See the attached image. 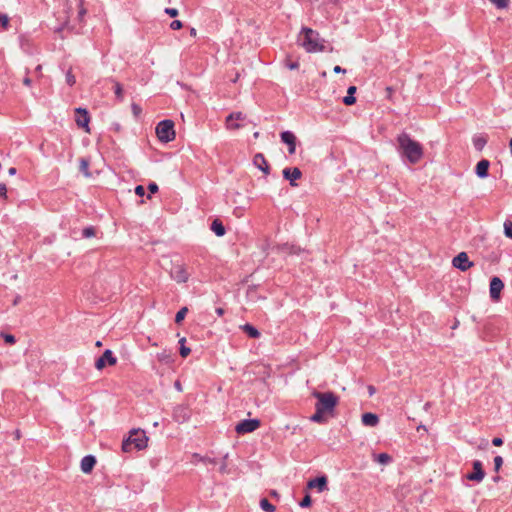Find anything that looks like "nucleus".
<instances>
[{
	"mask_svg": "<svg viewBox=\"0 0 512 512\" xmlns=\"http://www.w3.org/2000/svg\"><path fill=\"white\" fill-rule=\"evenodd\" d=\"M396 140L397 150L402 158L412 165L420 162L424 156V149L418 141L413 140L406 132L400 133Z\"/></svg>",
	"mask_w": 512,
	"mask_h": 512,
	"instance_id": "nucleus-1",
	"label": "nucleus"
},
{
	"mask_svg": "<svg viewBox=\"0 0 512 512\" xmlns=\"http://www.w3.org/2000/svg\"><path fill=\"white\" fill-rule=\"evenodd\" d=\"M312 396L317 399L315 408L320 409L326 414L333 415L336 406L339 403V398L333 392H319L313 391Z\"/></svg>",
	"mask_w": 512,
	"mask_h": 512,
	"instance_id": "nucleus-2",
	"label": "nucleus"
},
{
	"mask_svg": "<svg viewBox=\"0 0 512 512\" xmlns=\"http://www.w3.org/2000/svg\"><path fill=\"white\" fill-rule=\"evenodd\" d=\"M301 34L304 35L303 40L301 42V46L308 52H322L325 47L320 42L319 33L314 31L311 28L303 27L301 30Z\"/></svg>",
	"mask_w": 512,
	"mask_h": 512,
	"instance_id": "nucleus-3",
	"label": "nucleus"
},
{
	"mask_svg": "<svg viewBox=\"0 0 512 512\" xmlns=\"http://www.w3.org/2000/svg\"><path fill=\"white\" fill-rule=\"evenodd\" d=\"M147 443L148 437L146 436L145 431L132 429L129 437L124 439L122 442V450L123 452H130L132 450V446H134L136 450H142L147 447Z\"/></svg>",
	"mask_w": 512,
	"mask_h": 512,
	"instance_id": "nucleus-4",
	"label": "nucleus"
},
{
	"mask_svg": "<svg viewBox=\"0 0 512 512\" xmlns=\"http://www.w3.org/2000/svg\"><path fill=\"white\" fill-rule=\"evenodd\" d=\"M156 135L163 143H168L175 139L174 122L170 119L160 121L156 126Z\"/></svg>",
	"mask_w": 512,
	"mask_h": 512,
	"instance_id": "nucleus-5",
	"label": "nucleus"
},
{
	"mask_svg": "<svg viewBox=\"0 0 512 512\" xmlns=\"http://www.w3.org/2000/svg\"><path fill=\"white\" fill-rule=\"evenodd\" d=\"M170 277L177 283H186L189 280L190 274L187 272L185 265L174 264L170 271Z\"/></svg>",
	"mask_w": 512,
	"mask_h": 512,
	"instance_id": "nucleus-6",
	"label": "nucleus"
},
{
	"mask_svg": "<svg viewBox=\"0 0 512 512\" xmlns=\"http://www.w3.org/2000/svg\"><path fill=\"white\" fill-rule=\"evenodd\" d=\"M260 424L261 423L259 419H245L236 425L235 431L238 434L251 433L258 429L260 427Z\"/></svg>",
	"mask_w": 512,
	"mask_h": 512,
	"instance_id": "nucleus-7",
	"label": "nucleus"
},
{
	"mask_svg": "<svg viewBox=\"0 0 512 512\" xmlns=\"http://www.w3.org/2000/svg\"><path fill=\"white\" fill-rule=\"evenodd\" d=\"M452 265L459 269L462 272L467 271L471 267L474 266V263L469 260L466 252H460L457 256H455L452 260Z\"/></svg>",
	"mask_w": 512,
	"mask_h": 512,
	"instance_id": "nucleus-8",
	"label": "nucleus"
},
{
	"mask_svg": "<svg viewBox=\"0 0 512 512\" xmlns=\"http://www.w3.org/2000/svg\"><path fill=\"white\" fill-rule=\"evenodd\" d=\"M117 362L116 357H114L113 352L110 349H106L103 354L95 361V367L98 370H102L106 364L115 365Z\"/></svg>",
	"mask_w": 512,
	"mask_h": 512,
	"instance_id": "nucleus-9",
	"label": "nucleus"
},
{
	"mask_svg": "<svg viewBox=\"0 0 512 512\" xmlns=\"http://www.w3.org/2000/svg\"><path fill=\"white\" fill-rule=\"evenodd\" d=\"M173 419L178 423H185L190 419L191 412L187 406L178 405L173 410Z\"/></svg>",
	"mask_w": 512,
	"mask_h": 512,
	"instance_id": "nucleus-10",
	"label": "nucleus"
},
{
	"mask_svg": "<svg viewBox=\"0 0 512 512\" xmlns=\"http://www.w3.org/2000/svg\"><path fill=\"white\" fill-rule=\"evenodd\" d=\"M75 112L77 125L81 128H84L86 132H89L90 117L88 111L84 108L79 107L75 109Z\"/></svg>",
	"mask_w": 512,
	"mask_h": 512,
	"instance_id": "nucleus-11",
	"label": "nucleus"
},
{
	"mask_svg": "<svg viewBox=\"0 0 512 512\" xmlns=\"http://www.w3.org/2000/svg\"><path fill=\"white\" fill-rule=\"evenodd\" d=\"M485 477L482 462L475 460L473 462V472L466 475V478L470 481L481 482Z\"/></svg>",
	"mask_w": 512,
	"mask_h": 512,
	"instance_id": "nucleus-12",
	"label": "nucleus"
},
{
	"mask_svg": "<svg viewBox=\"0 0 512 512\" xmlns=\"http://www.w3.org/2000/svg\"><path fill=\"white\" fill-rule=\"evenodd\" d=\"M504 288V283L499 277H493L490 281V297L492 300L497 301L500 299V293Z\"/></svg>",
	"mask_w": 512,
	"mask_h": 512,
	"instance_id": "nucleus-13",
	"label": "nucleus"
},
{
	"mask_svg": "<svg viewBox=\"0 0 512 512\" xmlns=\"http://www.w3.org/2000/svg\"><path fill=\"white\" fill-rule=\"evenodd\" d=\"M282 174H283L284 179L288 180L292 187H296L297 186L295 181L297 179H300L301 176H302L301 170L299 168H297V167L285 168L282 171Z\"/></svg>",
	"mask_w": 512,
	"mask_h": 512,
	"instance_id": "nucleus-14",
	"label": "nucleus"
},
{
	"mask_svg": "<svg viewBox=\"0 0 512 512\" xmlns=\"http://www.w3.org/2000/svg\"><path fill=\"white\" fill-rule=\"evenodd\" d=\"M282 142L288 145L289 154H294L296 151V136L291 131H284L280 135Z\"/></svg>",
	"mask_w": 512,
	"mask_h": 512,
	"instance_id": "nucleus-15",
	"label": "nucleus"
},
{
	"mask_svg": "<svg viewBox=\"0 0 512 512\" xmlns=\"http://www.w3.org/2000/svg\"><path fill=\"white\" fill-rule=\"evenodd\" d=\"M245 115L242 112H232L226 118V128L228 130H238L241 128L240 124H232V121L244 120Z\"/></svg>",
	"mask_w": 512,
	"mask_h": 512,
	"instance_id": "nucleus-16",
	"label": "nucleus"
},
{
	"mask_svg": "<svg viewBox=\"0 0 512 512\" xmlns=\"http://www.w3.org/2000/svg\"><path fill=\"white\" fill-rule=\"evenodd\" d=\"M253 164L264 174L268 175L270 173V166L262 153L255 154Z\"/></svg>",
	"mask_w": 512,
	"mask_h": 512,
	"instance_id": "nucleus-17",
	"label": "nucleus"
},
{
	"mask_svg": "<svg viewBox=\"0 0 512 512\" xmlns=\"http://www.w3.org/2000/svg\"><path fill=\"white\" fill-rule=\"evenodd\" d=\"M307 487L309 489L317 488L319 492H323L327 489V477L319 476L308 481Z\"/></svg>",
	"mask_w": 512,
	"mask_h": 512,
	"instance_id": "nucleus-18",
	"label": "nucleus"
},
{
	"mask_svg": "<svg viewBox=\"0 0 512 512\" xmlns=\"http://www.w3.org/2000/svg\"><path fill=\"white\" fill-rule=\"evenodd\" d=\"M95 464L96 458L93 455H87L82 458L80 467L83 473L88 474L93 470Z\"/></svg>",
	"mask_w": 512,
	"mask_h": 512,
	"instance_id": "nucleus-19",
	"label": "nucleus"
},
{
	"mask_svg": "<svg viewBox=\"0 0 512 512\" xmlns=\"http://www.w3.org/2000/svg\"><path fill=\"white\" fill-rule=\"evenodd\" d=\"M490 162L487 159L480 160L475 168L476 175L483 179L488 176V170H489Z\"/></svg>",
	"mask_w": 512,
	"mask_h": 512,
	"instance_id": "nucleus-20",
	"label": "nucleus"
},
{
	"mask_svg": "<svg viewBox=\"0 0 512 512\" xmlns=\"http://www.w3.org/2000/svg\"><path fill=\"white\" fill-rule=\"evenodd\" d=\"M362 423L365 426L375 427L379 423V417L371 412L362 415Z\"/></svg>",
	"mask_w": 512,
	"mask_h": 512,
	"instance_id": "nucleus-21",
	"label": "nucleus"
},
{
	"mask_svg": "<svg viewBox=\"0 0 512 512\" xmlns=\"http://www.w3.org/2000/svg\"><path fill=\"white\" fill-rule=\"evenodd\" d=\"M357 88L356 86H350L347 90V95L343 98V103L347 106H351L355 104L356 98L354 97V94L356 93Z\"/></svg>",
	"mask_w": 512,
	"mask_h": 512,
	"instance_id": "nucleus-22",
	"label": "nucleus"
},
{
	"mask_svg": "<svg viewBox=\"0 0 512 512\" xmlns=\"http://www.w3.org/2000/svg\"><path fill=\"white\" fill-rule=\"evenodd\" d=\"M211 230L216 234V236L221 237L225 235V227L219 219L213 220L211 224Z\"/></svg>",
	"mask_w": 512,
	"mask_h": 512,
	"instance_id": "nucleus-23",
	"label": "nucleus"
},
{
	"mask_svg": "<svg viewBox=\"0 0 512 512\" xmlns=\"http://www.w3.org/2000/svg\"><path fill=\"white\" fill-rule=\"evenodd\" d=\"M242 330L250 337V338H253V339H257L260 337V332L258 331L257 328H255L253 325L251 324H245L242 326Z\"/></svg>",
	"mask_w": 512,
	"mask_h": 512,
	"instance_id": "nucleus-24",
	"label": "nucleus"
},
{
	"mask_svg": "<svg viewBox=\"0 0 512 512\" xmlns=\"http://www.w3.org/2000/svg\"><path fill=\"white\" fill-rule=\"evenodd\" d=\"M486 144L487 139L485 136L478 135L473 138V145L477 151H482Z\"/></svg>",
	"mask_w": 512,
	"mask_h": 512,
	"instance_id": "nucleus-25",
	"label": "nucleus"
},
{
	"mask_svg": "<svg viewBox=\"0 0 512 512\" xmlns=\"http://www.w3.org/2000/svg\"><path fill=\"white\" fill-rule=\"evenodd\" d=\"M374 460L380 464L387 465L392 461V457L387 453L374 455Z\"/></svg>",
	"mask_w": 512,
	"mask_h": 512,
	"instance_id": "nucleus-26",
	"label": "nucleus"
},
{
	"mask_svg": "<svg viewBox=\"0 0 512 512\" xmlns=\"http://www.w3.org/2000/svg\"><path fill=\"white\" fill-rule=\"evenodd\" d=\"M111 82L114 84L113 89H114V93H115L116 98L119 101H122L123 100V87H122V85L118 81H116L115 79H111Z\"/></svg>",
	"mask_w": 512,
	"mask_h": 512,
	"instance_id": "nucleus-27",
	"label": "nucleus"
},
{
	"mask_svg": "<svg viewBox=\"0 0 512 512\" xmlns=\"http://www.w3.org/2000/svg\"><path fill=\"white\" fill-rule=\"evenodd\" d=\"M79 169L80 171L86 176V177H89L90 176V172H89V161L85 158H81L80 161H79Z\"/></svg>",
	"mask_w": 512,
	"mask_h": 512,
	"instance_id": "nucleus-28",
	"label": "nucleus"
},
{
	"mask_svg": "<svg viewBox=\"0 0 512 512\" xmlns=\"http://www.w3.org/2000/svg\"><path fill=\"white\" fill-rule=\"evenodd\" d=\"M316 411L315 413L310 417V420L313 421V422H316V423H323L325 421V418H324V415L326 413H324L323 411H321L320 409L318 408H315Z\"/></svg>",
	"mask_w": 512,
	"mask_h": 512,
	"instance_id": "nucleus-29",
	"label": "nucleus"
},
{
	"mask_svg": "<svg viewBox=\"0 0 512 512\" xmlns=\"http://www.w3.org/2000/svg\"><path fill=\"white\" fill-rule=\"evenodd\" d=\"M185 342H186V338L185 337H182L180 340H179V344H180V355L185 358L187 357L190 352H191V349L189 347H186L185 346Z\"/></svg>",
	"mask_w": 512,
	"mask_h": 512,
	"instance_id": "nucleus-30",
	"label": "nucleus"
},
{
	"mask_svg": "<svg viewBox=\"0 0 512 512\" xmlns=\"http://www.w3.org/2000/svg\"><path fill=\"white\" fill-rule=\"evenodd\" d=\"M260 507L266 512H274L276 509L275 506L271 504L266 498H262L260 500Z\"/></svg>",
	"mask_w": 512,
	"mask_h": 512,
	"instance_id": "nucleus-31",
	"label": "nucleus"
},
{
	"mask_svg": "<svg viewBox=\"0 0 512 512\" xmlns=\"http://www.w3.org/2000/svg\"><path fill=\"white\" fill-rule=\"evenodd\" d=\"M188 312V308L187 307H182L177 313H176V316H175V322L177 324L181 323L183 321V319L185 318L186 314Z\"/></svg>",
	"mask_w": 512,
	"mask_h": 512,
	"instance_id": "nucleus-32",
	"label": "nucleus"
},
{
	"mask_svg": "<svg viewBox=\"0 0 512 512\" xmlns=\"http://www.w3.org/2000/svg\"><path fill=\"white\" fill-rule=\"evenodd\" d=\"M504 234L507 238L512 239V222L510 220L504 222Z\"/></svg>",
	"mask_w": 512,
	"mask_h": 512,
	"instance_id": "nucleus-33",
	"label": "nucleus"
},
{
	"mask_svg": "<svg viewBox=\"0 0 512 512\" xmlns=\"http://www.w3.org/2000/svg\"><path fill=\"white\" fill-rule=\"evenodd\" d=\"M0 336L4 339L5 343L13 345L16 343V338L12 334L0 333Z\"/></svg>",
	"mask_w": 512,
	"mask_h": 512,
	"instance_id": "nucleus-34",
	"label": "nucleus"
},
{
	"mask_svg": "<svg viewBox=\"0 0 512 512\" xmlns=\"http://www.w3.org/2000/svg\"><path fill=\"white\" fill-rule=\"evenodd\" d=\"M82 236H83L84 238H90V237L95 236V228H94V227H92V226L85 227V228L82 230Z\"/></svg>",
	"mask_w": 512,
	"mask_h": 512,
	"instance_id": "nucleus-35",
	"label": "nucleus"
},
{
	"mask_svg": "<svg viewBox=\"0 0 512 512\" xmlns=\"http://www.w3.org/2000/svg\"><path fill=\"white\" fill-rule=\"evenodd\" d=\"M65 78H66V83L69 86H73L76 83V78L73 75L71 68L66 72V77Z\"/></svg>",
	"mask_w": 512,
	"mask_h": 512,
	"instance_id": "nucleus-36",
	"label": "nucleus"
},
{
	"mask_svg": "<svg viewBox=\"0 0 512 512\" xmlns=\"http://www.w3.org/2000/svg\"><path fill=\"white\" fill-rule=\"evenodd\" d=\"M493 3L497 8L504 9L508 7L509 0H489Z\"/></svg>",
	"mask_w": 512,
	"mask_h": 512,
	"instance_id": "nucleus-37",
	"label": "nucleus"
},
{
	"mask_svg": "<svg viewBox=\"0 0 512 512\" xmlns=\"http://www.w3.org/2000/svg\"><path fill=\"white\" fill-rule=\"evenodd\" d=\"M157 359L160 362H164V363L171 362V356L169 354H167L166 352L158 353L157 354Z\"/></svg>",
	"mask_w": 512,
	"mask_h": 512,
	"instance_id": "nucleus-38",
	"label": "nucleus"
},
{
	"mask_svg": "<svg viewBox=\"0 0 512 512\" xmlns=\"http://www.w3.org/2000/svg\"><path fill=\"white\" fill-rule=\"evenodd\" d=\"M503 465V458L501 456L494 457V471L499 472Z\"/></svg>",
	"mask_w": 512,
	"mask_h": 512,
	"instance_id": "nucleus-39",
	"label": "nucleus"
},
{
	"mask_svg": "<svg viewBox=\"0 0 512 512\" xmlns=\"http://www.w3.org/2000/svg\"><path fill=\"white\" fill-rule=\"evenodd\" d=\"M87 13V10L84 8L83 6V0H80V3H79V11H78V18H79V21H82L84 16L86 15Z\"/></svg>",
	"mask_w": 512,
	"mask_h": 512,
	"instance_id": "nucleus-40",
	"label": "nucleus"
},
{
	"mask_svg": "<svg viewBox=\"0 0 512 512\" xmlns=\"http://www.w3.org/2000/svg\"><path fill=\"white\" fill-rule=\"evenodd\" d=\"M193 459H194V462L196 461H202V462H208V463H215L214 460H211V459H208L206 457H202L200 454L198 453H194L193 454Z\"/></svg>",
	"mask_w": 512,
	"mask_h": 512,
	"instance_id": "nucleus-41",
	"label": "nucleus"
},
{
	"mask_svg": "<svg viewBox=\"0 0 512 512\" xmlns=\"http://www.w3.org/2000/svg\"><path fill=\"white\" fill-rule=\"evenodd\" d=\"M183 27V23L180 21V20H173L171 23H170V28L172 30H179Z\"/></svg>",
	"mask_w": 512,
	"mask_h": 512,
	"instance_id": "nucleus-42",
	"label": "nucleus"
},
{
	"mask_svg": "<svg viewBox=\"0 0 512 512\" xmlns=\"http://www.w3.org/2000/svg\"><path fill=\"white\" fill-rule=\"evenodd\" d=\"M0 23L5 29H7L9 24V18L6 14L0 13Z\"/></svg>",
	"mask_w": 512,
	"mask_h": 512,
	"instance_id": "nucleus-43",
	"label": "nucleus"
},
{
	"mask_svg": "<svg viewBox=\"0 0 512 512\" xmlns=\"http://www.w3.org/2000/svg\"><path fill=\"white\" fill-rule=\"evenodd\" d=\"M311 497L306 495L300 502V506L303 508L309 507L311 505Z\"/></svg>",
	"mask_w": 512,
	"mask_h": 512,
	"instance_id": "nucleus-44",
	"label": "nucleus"
},
{
	"mask_svg": "<svg viewBox=\"0 0 512 512\" xmlns=\"http://www.w3.org/2000/svg\"><path fill=\"white\" fill-rule=\"evenodd\" d=\"M286 67L290 70H294V69H298L299 68V63L298 61H294V62H291L289 61L288 59L286 60V63H285Z\"/></svg>",
	"mask_w": 512,
	"mask_h": 512,
	"instance_id": "nucleus-45",
	"label": "nucleus"
},
{
	"mask_svg": "<svg viewBox=\"0 0 512 512\" xmlns=\"http://www.w3.org/2000/svg\"><path fill=\"white\" fill-rule=\"evenodd\" d=\"M164 12L168 14L170 17H177L179 14L176 8H166Z\"/></svg>",
	"mask_w": 512,
	"mask_h": 512,
	"instance_id": "nucleus-46",
	"label": "nucleus"
},
{
	"mask_svg": "<svg viewBox=\"0 0 512 512\" xmlns=\"http://www.w3.org/2000/svg\"><path fill=\"white\" fill-rule=\"evenodd\" d=\"M131 108H132V112H133V114H134L136 117L140 115V113H141L142 109H141V107H140L138 104L133 103V104L131 105Z\"/></svg>",
	"mask_w": 512,
	"mask_h": 512,
	"instance_id": "nucleus-47",
	"label": "nucleus"
},
{
	"mask_svg": "<svg viewBox=\"0 0 512 512\" xmlns=\"http://www.w3.org/2000/svg\"><path fill=\"white\" fill-rule=\"evenodd\" d=\"M148 190L150 193L154 194L158 191V185L155 182H151L148 185Z\"/></svg>",
	"mask_w": 512,
	"mask_h": 512,
	"instance_id": "nucleus-48",
	"label": "nucleus"
},
{
	"mask_svg": "<svg viewBox=\"0 0 512 512\" xmlns=\"http://www.w3.org/2000/svg\"><path fill=\"white\" fill-rule=\"evenodd\" d=\"M0 197H7V187L4 183H0Z\"/></svg>",
	"mask_w": 512,
	"mask_h": 512,
	"instance_id": "nucleus-49",
	"label": "nucleus"
},
{
	"mask_svg": "<svg viewBox=\"0 0 512 512\" xmlns=\"http://www.w3.org/2000/svg\"><path fill=\"white\" fill-rule=\"evenodd\" d=\"M135 193L138 195V196H143L145 194V189L142 185H138L136 186L135 188Z\"/></svg>",
	"mask_w": 512,
	"mask_h": 512,
	"instance_id": "nucleus-50",
	"label": "nucleus"
},
{
	"mask_svg": "<svg viewBox=\"0 0 512 512\" xmlns=\"http://www.w3.org/2000/svg\"><path fill=\"white\" fill-rule=\"evenodd\" d=\"M492 444H493L494 446H501V445L503 444V439H502V438H500V437H495V438H493V440H492Z\"/></svg>",
	"mask_w": 512,
	"mask_h": 512,
	"instance_id": "nucleus-51",
	"label": "nucleus"
},
{
	"mask_svg": "<svg viewBox=\"0 0 512 512\" xmlns=\"http://www.w3.org/2000/svg\"><path fill=\"white\" fill-rule=\"evenodd\" d=\"M333 71H334L335 73H345V72H346V70H345V69L341 68V67H340V66H338V65H336V66L334 67Z\"/></svg>",
	"mask_w": 512,
	"mask_h": 512,
	"instance_id": "nucleus-52",
	"label": "nucleus"
},
{
	"mask_svg": "<svg viewBox=\"0 0 512 512\" xmlns=\"http://www.w3.org/2000/svg\"><path fill=\"white\" fill-rule=\"evenodd\" d=\"M31 82H32V81H31L30 77H28V76H26V77L23 79V83H24V85H26V86H31Z\"/></svg>",
	"mask_w": 512,
	"mask_h": 512,
	"instance_id": "nucleus-53",
	"label": "nucleus"
},
{
	"mask_svg": "<svg viewBox=\"0 0 512 512\" xmlns=\"http://www.w3.org/2000/svg\"><path fill=\"white\" fill-rule=\"evenodd\" d=\"M215 312L218 316H222L224 314V309L221 307H218L215 309Z\"/></svg>",
	"mask_w": 512,
	"mask_h": 512,
	"instance_id": "nucleus-54",
	"label": "nucleus"
},
{
	"mask_svg": "<svg viewBox=\"0 0 512 512\" xmlns=\"http://www.w3.org/2000/svg\"><path fill=\"white\" fill-rule=\"evenodd\" d=\"M189 32L192 37H196L197 30L194 27H191Z\"/></svg>",
	"mask_w": 512,
	"mask_h": 512,
	"instance_id": "nucleus-55",
	"label": "nucleus"
},
{
	"mask_svg": "<svg viewBox=\"0 0 512 512\" xmlns=\"http://www.w3.org/2000/svg\"><path fill=\"white\" fill-rule=\"evenodd\" d=\"M16 172H17V170H16V168H15V167H11V168H9V170H8L9 175H15V174H16Z\"/></svg>",
	"mask_w": 512,
	"mask_h": 512,
	"instance_id": "nucleus-56",
	"label": "nucleus"
},
{
	"mask_svg": "<svg viewBox=\"0 0 512 512\" xmlns=\"http://www.w3.org/2000/svg\"><path fill=\"white\" fill-rule=\"evenodd\" d=\"M368 390L370 395H373L375 393V388L373 386H369Z\"/></svg>",
	"mask_w": 512,
	"mask_h": 512,
	"instance_id": "nucleus-57",
	"label": "nucleus"
},
{
	"mask_svg": "<svg viewBox=\"0 0 512 512\" xmlns=\"http://www.w3.org/2000/svg\"><path fill=\"white\" fill-rule=\"evenodd\" d=\"M386 91H387V93H388V96L390 97V96H391V94H392V92H393V88H392V87H387V88H386Z\"/></svg>",
	"mask_w": 512,
	"mask_h": 512,
	"instance_id": "nucleus-58",
	"label": "nucleus"
},
{
	"mask_svg": "<svg viewBox=\"0 0 512 512\" xmlns=\"http://www.w3.org/2000/svg\"><path fill=\"white\" fill-rule=\"evenodd\" d=\"M239 77H240V74H239V73H237V74L235 75V77L232 79V82H233V83L237 82V81H238V79H239Z\"/></svg>",
	"mask_w": 512,
	"mask_h": 512,
	"instance_id": "nucleus-59",
	"label": "nucleus"
},
{
	"mask_svg": "<svg viewBox=\"0 0 512 512\" xmlns=\"http://www.w3.org/2000/svg\"><path fill=\"white\" fill-rule=\"evenodd\" d=\"M500 479H501V477H500V476H494V477H493V481H494V482H496V483H497V482H499V481H500Z\"/></svg>",
	"mask_w": 512,
	"mask_h": 512,
	"instance_id": "nucleus-60",
	"label": "nucleus"
},
{
	"mask_svg": "<svg viewBox=\"0 0 512 512\" xmlns=\"http://www.w3.org/2000/svg\"><path fill=\"white\" fill-rule=\"evenodd\" d=\"M175 387H176L178 390H181V385H180V382H179V381H176V383H175Z\"/></svg>",
	"mask_w": 512,
	"mask_h": 512,
	"instance_id": "nucleus-61",
	"label": "nucleus"
},
{
	"mask_svg": "<svg viewBox=\"0 0 512 512\" xmlns=\"http://www.w3.org/2000/svg\"><path fill=\"white\" fill-rule=\"evenodd\" d=\"M509 146H510V152H511V154H512V137H511V140H510V142H509Z\"/></svg>",
	"mask_w": 512,
	"mask_h": 512,
	"instance_id": "nucleus-62",
	"label": "nucleus"
},
{
	"mask_svg": "<svg viewBox=\"0 0 512 512\" xmlns=\"http://www.w3.org/2000/svg\"><path fill=\"white\" fill-rule=\"evenodd\" d=\"M259 136V132L254 133V137L257 138Z\"/></svg>",
	"mask_w": 512,
	"mask_h": 512,
	"instance_id": "nucleus-63",
	"label": "nucleus"
},
{
	"mask_svg": "<svg viewBox=\"0 0 512 512\" xmlns=\"http://www.w3.org/2000/svg\"><path fill=\"white\" fill-rule=\"evenodd\" d=\"M37 71H40L41 70V65H38L37 68H36Z\"/></svg>",
	"mask_w": 512,
	"mask_h": 512,
	"instance_id": "nucleus-64",
	"label": "nucleus"
}]
</instances>
